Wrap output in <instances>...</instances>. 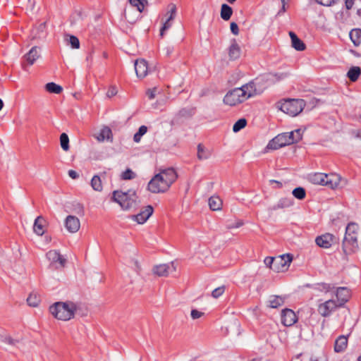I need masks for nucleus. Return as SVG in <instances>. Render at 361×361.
<instances>
[{"instance_id": "obj_1", "label": "nucleus", "mask_w": 361, "mask_h": 361, "mask_svg": "<svg viewBox=\"0 0 361 361\" xmlns=\"http://www.w3.org/2000/svg\"><path fill=\"white\" fill-rule=\"evenodd\" d=\"M358 224L355 222H350L346 226L345 236L342 243V250L346 257L355 252L358 248Z\"/></svg>"}, {"instance_id": "obj_2", "label": "nucleus", "mask_w": 361, "mask_h": 361, "mask_svg": "<svg viewBox=\"0 0 361 361\" xmlns=\"http://www.w3.org/2000/svg\"><path fill=\"white\" fill-rule=\"evenodd\" d=\"M76 310V304L70 301L56 302L49 307L50 313L57 319L62 321H68L73 318Z\"/></svg>"}, {"instance_id": "obj_3", "label": "nucleus", "mask_w": 361, "mask_h": 361, "mask_svg": "<svg viewBox=\"0 0 361 361\" xmlns=\"http://www.w3.org/2000/svg\"><path fill=\"white\" fill-rule=\"evenodd\" d=\"M340 176L336 174H330L323 173H314L309 174L308 180L310 183L316 185H325L331 189L338 187L340 181Z\"/></svg>"}, {"instance_id": "obj_4", "label": "nucleus", "mask_w": 361, "mask_h": 361, "mask_svg": "<svg viewBox=\"0 0 361 361\" xmlns=\"http://www.w3.org/2000/svg\"><path fill=\"white\" fill-rule=\"evenodd\" d=\"M305 106V102L302 99H288L280 105V110L291 116L298 115Z\"/></svg>"}, {"instance_id": "obj_5", "label": "nucleus", "mask_w": 361, "mask_h": 361, "mask_svg": "<svg viewBox=\"0 0 361 361\" xmlns=\"http://www.w3.org/2000/svg\"><path fill=\"white\" fill-rule=\"evenodd\" d=\"M135 196V192L128 190L127 192L115 190L113 192L112 199L114 202L119 204L123 209L128 210L130 209L135 202V200L131 196Z\"/></svg>"}, {"instance_id": "obj_6", "label": "nucleus", "mask_w": 361, "mask_h": 361, "mask_svg": "<svg viewBox=\"0 0 361 361\" xmlns=\"http://www.w3.org/2000/svg\"><path fill=\"white\" fill-rule=\"evenodd\" d=\"M243 94L244 92L240 90L239 87L234 88L228 91L224 97V103L229 106H235L240 103L243 102L245 99H243Z\"/></svg>"}, {"instance_id": "obj_7", "label": "nucleus", "mask_w": 361, "mask_h": 361, "mask_svg": "<svg viewBox=\"0 0 361 361\" xmlns=\"http://www.w3.org/2000/svg\"><path fill=\"white\" fill-rule=\"evenodd\" d=\"M338 308L340 307L338 306L337 302L335 300L330 299L319 304L317 311L321 316L324 317H329Z\"/></svg>"}, {"instance_id": "obj_8", "label": "nucleus", "mask_w": 361, "mask_h": 361, "mask_svg": "<svg viewBox=\"0 0 361 361\" xmlns=\"http://www.w3.org/2000/svg\"><path fill=\"white\" fill-rule=\"evenodd\" d=\"M259 78V77L256 78L255 80L250 81V82L239 87L240 90L244 92V94H243V99H245V100H246L248 98L252 97L259 93V92L257 91V86L263 82V81H257V80Z\"/></svg>"}, {"instance_id": "obj_9", "label": "nucleus", "mask_w": 361, "mask_h": 361, "mask_svg": "<svg viewBox=\"0 0 361 361\" xmlns=\"http://www.w3.org/2000/svg\"><path fill=\"white\" fill-rule=\"evenodd\" d=\"M336 236L329 233H326L319 235L315 239L317 245L324 249L330 248L332 245L336 243Z\"/></svg>"}, {"instance_id": "obj_10", "label": "nucleus", "mask_w": 361, "mask_h": 361, "mask_svg": "<svg viewBox=\"0 0 361 361\" xmlns=\"http://www.w3.org/2000/svg\"><path fill=\"white\" fill-rule=\"evenodd\" d=\"M286 145H289L286 137V134H285V133H282L277 135L269 142L268 145H267V149L275 150L283 147Z\"/></svg>"}, {"instance_id": "obj_11", "label": "nucleus", "mask_w": 361, "mask_h": 361, "mask_svg": "<svg viewBox=\"0 0 361 361\" xmlns=\"http://www.w3.org/2000/svg\"><path fill=\"white\" fill-rule=\"evenodd\" d=\"M288 73H268L261 75L257 81L262 80L263 82H268L269 83H275L281 80H285L289 76Z\"/></svg>"}, {"instance_id": "obj_12", "label": "nucleus", "mask_w": 361, "mask_h": 361, "mask_svg": "<svg viewBox=\"0 0 361 361\" xmlns=\"http://www.w3.org/2000/svg\"><path fill=\"white\" fill-rule=\"evenodd\" d=\"M298 317L290 309L286 308L281 311V323L285 326H291L296 323Z\"/></svg>"}, {"instance_id": "obj_13", "label": "nucleus", "mask_w": 361, "mask_h": 361, "mask_svg": "<svg viewBox=\"0 0 361 361\" xmlns=\"http://www.w3.org/2000/svg\"><path fill=\"white\" fill-rule=\"evenodd\" d=\"M275 265L278 267L276 272L283 271L287 266H289L293 260V255L291 254H283L281 256L275 257Z\"/></svg>"}, {"instance_id": "obj_14", "label": "nucleus", "mask_w": 361, "mask_h": 361, "mask_svg": "<svg viewBox=\"0 0 361 361\" xmlns=\"http://www.w3.org/2000/svg\"><path fill=\"white\" fill-rule=\"evenodd\" d=\"M336 296L337 305L339 307H344L350 298L349 290L346 287H338L336 289Z\"/></svg>"}, {"instance_id": "obj_15", "label": "nucleus", "mask_w": 361, "mask_h": 361, "mask_svg": "<svg viewBox=\"0 0 361 361\" xmlns=\"http://www.w3.org/2000/svg\"><path fill=\"white\" fill-rule=\"evenodd\" d=\"M154 209L152 206L147 205L144 210L141 211L136 215L132 216V219L137 221L140 224H142L147 221V220L153 214Z\"/></svg>"}, {"instance_id": "obj_16", "label": "nucleus", "mask_w": 361, "mask_h": 361, "mask_svg": "<svg viewBox=\"0 0 361 361\" xmlns=\"http://www.w3.org/2000/svg\"><path fill=\"white\" fill-rule=\"evenodd\" d=\"M80 226V221L78 217L69 215L65 220V227L71 233L77 232Z\"/></svg>"}, {"instance_id": "obj_17", "label": "nucleus", "mask_w": 361, "mask_h": 361, "mask_svg": "<svg viewBox=\"0 0 361 361\" xmlns=\"http://www.w3.org/2000/svg\"><path fill=\"white\" fill-rule=\"evenodd\" d=\"M135 71L138 78H145L147 75V62L144 59L136 60L135 63Z\"/></svg>"}, {"instance_id": "obj_18", "label": "nucleus", "mask_w": 361, "mask_h": 361, "mask_svg": "<svg viewBox=\"0 0 361 361\" xmlns=\"http://www.w3.org/2000/svg\"><path fill=\"white\" fill-rule=\"evenodd\" d=\"M294 204V200L291 197L281 198L279 202L269 208V211H276L279 209H284L291 207Z\"/></svg>"}, {"instance_id": "obj_19", "label": "nucleus", "mask_w": 361, "mask_h": 361, "mask_svg": "<svg viewBox=\"0 0 361 361\" xmlns=\"http://www.w3.org/2000/svg\"><path fill=\"white\" fill-rule=\"evenodd\" d=\"M165 178V182H167L170 186L176 180L178 175L176 171L173 168H168L162 169L159 172Z\"/></svg>"}, {"instance_id": "obj_20", "label": "nucleus", "mask_w": 361, "mask_h": 361, "mask_svg": "<svg viewBox=\"0 0 361 361\" xmlns=\"http://www.w3.org/2000/svg\"><path fill=\"white\" fill-rule=\"evenodd\" d=\"M348 336L341 335L335 341L334 351L336 353H342L347 348L348 346Z\"/></svg>"}, {"instance_id": "obj_21", "label": "nucleus", "mask_w": 361, "mask_h": 361, "mask_svg": "<svg viewBox=\"0 0 361 361\" xmlns=\"http://www.w3.org/2000/svg\"><path fill=\"white\" fill-rule=\"evenodd\" d=\"M228 56L231 60H235L240 56V48L235 39H231V43L228 48Z\"/></svg>"}, {"instance_id": "obj_22", "label": "nucleus", "mask_w": 361, "mask_h": 361, "mask_svg": "<svg viewBox=\"0 0 361 361\" xmlns=\"http://www.w3.org/2000/svg\"><path fill=\"white\" fill-rule=\"evenodd\" d=\"M96 138L99 142H103L105 140L112 142L113 135L111 128L108 126H104L100 130V132L96 136Z\"/></svg>"}, {"instance_id": "obj_23", "label": "nucleus", "mask_w": 361, "mask_h": 361, "mask_svg": "<svg viewBox=\"0 0 361 361\" xmlns=\"http://www.w3.org/2000/svg\"><path fill=\"white\" fill-rule=\"evenodd\" d=\"M39 48L35 46L24 56L25 60L29 65H32L35 61L39 57Z\"/></svg>"}, {"instance_id": "obj_24", "label": "nucleus", "mask_w": 361, "mask_h": 361, "mask_svg": "<svg viewBox=\"0 0 361 361\" xmlns=\"http://www.w3.org/2000/svg\"><path fill=\"white\" fill-rule=\"evenodd\" d=\"M285 134H286V137L289 145L299 142L302 137V133L300 128L291 132L285 133Z\"/></svg>"}, {"instance_id": "obj_25", "label": "nucleus", "mask_w": 361, "mask_h": 361, "mask_svg": "<svg viewBox=\"0 0 361 361\" xmlns=\"http://www.w3.org/2000/svg\"><path fill=\"white\" fill-rule=\"evenodd\" d=\"M289 35L291 39L292 46L297 51H303L306 46L305 43L293 32H290Z\"/></svg>"}, {"instance_id": "obj_26", "label": "nucleus", "mask_w": 361, "mask_h": 361, "mask_svg": "<svg viewBox=\"0 0 361 361\" xmlns=\"http://www.w3.org/2000/svg\"><path fill=\"white\" fill-rule=\"evenodd\" d=\"M44 219L42 216H37L34 222L33 231L38 235H42L44 233Z\"/></svg>"}, {"instance_id": "obj_27", "label": "nucleus", "mask_w": 361, "mask_h": 361, "mask_svg": "<svg viewBox=\"0 0 361 361\" xmlns=\"http://www.w3.org/2000/svg\"><path fill=\"white\" fill-rule=\"evenodd\" d=\"M285 298L279 295H271L267 306L271 308H277L283 305Z\"/></svg>"}, {"instance_id": "obj_28", "label": "nucleus", "mask_w": 361, "mask_h": 361, "mask_svg": "<svg viewBox=\"0 0 361 361\" xmlns=\"http://www.w3.org/2000/svg\"><path fill=\"white\" fill-rule=\"evenodd\" d=\"M350 38L356 47L360 46L361 44V29L353 28L349 33Z\"/></svg>"}, {"instance_id": "obj_29", "label": "nucleus", "mask_w": 361, "mask_h": 361, "mask_svg": "<svg viewBox=\"0 0 361 361\" xmlns=\"http://www.w3.org/2000/svg\"><path fill=\"white\" fill-rule=\"evenodd\" d=\"M361 75V68L359 66H352L347 72L346 76L351 82H355Z\"/></svg>"}, {"instance_id": "obj_30", "label": "nucleus", "mask_w": 361, "mask_h": 361, "mask_svg": "<svg viewBox=\"0 0 361 361\" xmlns=\"http://www.w3.org/2000/svg\"><path fill=\"white\" fill-rule=\"evenodd\" d=\"M196 109L194 107L183 108L176 114V117L178 118H189L195 114Z\"/></svg>"}, {"instance_id": "obj_31", "label": "nucleus", "mask_w": 361, "mask_h": 361, "mask_svg": "<svg viewBox=\"0 0 361 361\" xmlns=\"http://www.w3.org/2000/svg\"><path fill=\"white\" fill-rule=\"evenodd\" d=\"M233 14V8L226 4H223L221 6V18L224 20H228Z\"/></svg>"}, {"instance_id": "obj_32", "label": "nucleus", "mask_w": 361, "mask_h": 361, "mask_svg": "<svg viewBox=\"0 0 361 361\" xmlns=\"http://www.w3.org/2000/svg\"><path fill=\"white\" fill-rule=\"evenodd\" d=\"M169 268L167 264L157 265L153 268V272L159 276H165L168 275Z\"/></svg>"}, {"instance_id": "obj_33", "label": "nucleus", "mask_w": 361, "mask_h": 361, "mask_svg": "<svg viewBox=\"0 0 361 361\" xmlns=\"http://www.w3.org/2000/svg\"><path fill=\"white\" fill-rule=\"evenodd\" d=\"M155 181H158L161 183V188H163L164 190H166V192L170 188V185L167 182H165V178L163 177V175H161L160 173L156 174L152 179H151V185H153V183Z\"/></svg>"}, {"instance_id": "obj_34", "label": "nucleus", "mask_w": 361, "mask_h": 361, "mask_svg": "<svg viewBox=\"0 0 361 361\" xmlns=\"http://www.w3.org/2000/svg\"><path fill=\"white\" fill-rule=\"evenodd\" d=\"M209 208L213 211H217L221 209L222 204L221 200L218 197H211L209 199Z\"/></svg>"}, {"instance_id": "obj_35", "label": "nucleus", "mask_w": 361, "mask_h": 361, "mask_svg": "<svg viewBox=\"0 0 361 361\" xmlns=\"http://www.w3.org/2000/svg\"><path fill=\"white\" fill-rule=\"evenodd\" d=\"M45 89L47 92L54 94H60L63 91V87L61 85L53 82L47 83Z\"/></svg>"}, {"instance_id": "obj_36", "label": "nucleus", "mask_w": 361, "mask_h": 361, "mask_svg": "<svg viewBox=\"0 0 361 361\" xmlns=\"http://www.w3.org/2000/svg\"><path fill=\"white\" fill-rule=\"evenodd\" d=\"M151 180L148 183L147 190L152 193H163L165 192L166 190L161 188V185L160 182L155 181L153 183V185H151Z\"/></svg>"}, {"instance_id": "obj_37", "label": "nucleus", "mask_w": 361, "mask_h": 361, "mask_svg": "<svg viewBox=\"0 0 361 361\" xmlns=\"http://www.w3.org/2000/svg\"><path fill=\"white\" fill-rule=\"evenodd\" d=\"M211 155L209 150L206 149L202 144L197 145V157L200 160L207 159Z\"/></svg>"}, {"instance_id": "obj_38", "label": "nucleus", "mask_w": 361, "mask_h": 361, "mask_svg": "<svg viewBox=\"0 0 361 361\" xmlns=\"http://www.w3.org/2000/svg\"><path fill=\"white\" fill-rule=\"evenodd\" d=\"M27 305L30 307H37L40 302V298L37 293H30L27 298Z\"/></svg>"}, {"instance_id": "obj_39", "label": "nucleus", "mask_w": 361, "mask_h": 361, "mask_svg": "<svg viewBox=\"0 0 361 361\" xmlns=\"http://www.w3.org/2000/svg\"><path fill=\"white\" fill-rule=\"evenodd\" d=\"M91 186L93 190L96 191L102 190V184L100 177L98 175H94L91 180Z\"/></svg>"}, {"instance_id": "obj_40", "label": "nucleus", "mask_w": 361, "mask_h": 361, "mask_svg": "<svg viewBox=\"0 0 361 361\" xmlns=\"http://www.w3.org/2000/svg\"><path fill=\"white\" fill-rule=\"evenodd\" d=\"M129 3L131 6L136 7L139 12H142L147 4V0H129Z\"/></svg>"}, {"instance_id": "obj_41", "label": "nucleus", "mask_w": 361, "mask_h": 361, "mask_svg": "<svg viewBox=\"0 0 361 361\" xmlns=\"http://www.w3.org/2000/svg\"><path fill=\"white\" fill-rule=\"evenodd\" d=\"M293 195L298 200H302L306 196V191L302 187H297L292 192Z\"/></svg>"}, {"instance_id": "obj_42", "label": "nucleus", "mask_w": 361, "mask_h": 361, "mask_svg": "<svg viewBox=\"0 0 361 361\" xmlns=\"http://www.w3.org/2000/svg\"><path fill=\"white\" fill-rule=\"evenodd\" d=\"M247 125V120L244 118L238 119L233 126V131L238 133L243 129Z\"/></svg>"}, {"instance_id": "obj_43", "label": "nucleus", "mask_w": 361, "mask_h": 361, "mask_svg": "<svg viewBox=\"0 0 361 361\" xmlns=\"http://www.w3.org/2000/svg\"><path fill=\"white\" fill-rule=\"evenodd\" d=\"M46 257L51 262H57L61 259V254L56 250H50L47 252Z\"/></svg>"}, {"instance_id": "obj_44", "label": "nucleus", "mask_w": 361, "mask_h": 361, "mask_svg": "<svg viewBox=\"0 0 361 361\" xmlns=\"http://www.w3.org/2000/svg\"><path fill=\"white\" fill-rule=\"evenodd\" d=\"M61 147L64 151L69 149V138L66 133H63L60 135Z\"/></svg>"}, {"instance_id": "obj_45", "label": "nucleus", "mask_w": 361, "mask_h": 361, "mask_svg": "<svg viewBox=\"0 0 361 361\" xmlns=\"http://www.w3.org/2000/svg\"><path fill=\"white\" fill-rule=\"evenodd\" d=\"M147 131V128L145 126H141L137 132L135 133L133 136V140L135 142H139L142 135H144Z\"/></svg>"}, {"instance_id": "obj_46", "label": "nucleus", "mask_w": 361, "mask_h": 361, "mask_svg": "<svg viewBox=\"0 0 361 361\" xmlns=\"http://www.w3.org/2000/svg\"><path fill=\"white\" fill-rule=\"evenodd\" d=\"M275 257H265L264 262L267 267L275 271L278 270V267L275 265Z\"/></svg>"}, {"instance_id": "obj_47", "label": "nucleus", "mask_w": 361, "mask_h": 361, "mask_svg": "<svg viewBox=\"0 0 361 361\" xmlns=\"http://www.w3.org/2000/svg\"><path fill=\"white\" fill-rule=\"evenodd\" d=\"M136 174L130 169H126L121 175V178L123 180H132L135 178Z\"/></svg>"}, {"instance_id": "obj_48", "label": "nucleus", "mask_w": 361, "mask_h": 361, "mask_svg": "<svg viewBox=\"0 0 361 361\" xmlns=\"http://www.w3.org/2000/svg\"><path fill=\"white\" fill-rule=\"evenodd\" d=\"M317 287L315 289L319 290H324L326 293L331 291L332 288H334V286L331 283H319L316 284Z\"/></svg>"}, {"instance_id": "obj_49", "label": "nucleus", "mask_w": 361, "mask_h": 361, "mask_svg": "<svg viewBox=\"0 0 361 361\" xmlns=\"http://www.w3.org/2000/svg\"><path fill=\"white\" fill-rule=\"evenodd\" d=\"M225 291V286H219L216 288H215L212 292V296L214 298H219L221 295H223V293H224Z\"/></svg>"}, {"instance_id": "obj_50", "label": "nucleus", "mask_w": 361, "mask_h": 361, "mask_svg": "<svg viewBox=\"0 0 361 361\" xmlns=\"http://www.w3.org/2000/svg\"><path fill=\"white\" fill-rule=\"evenodd\" d=\"M69 43L73 49H78L80 47V41L76 36L70 35Z\"/></svg>"}, {"instance_id": "obj_51", "label": "nucleus", "mask_w": 361, "mask_h": 361, "mask_svg": "<svg viewBox=\"0 0 361 361\" xmlns=\"http://www.w3.org/2000/svg\"><path fill=\"white\" fill-rule=\"evenodd\" d=\"M171 20H169V18H168L163 23V25L160 29V35L161 37L164 36V32L171 27Z\"/></svg>"}, {"instance_id": "obj_52", "label": "nucleus", "mask_w": 361, "mask_h": 361, "mask_svg": "<svg viewBox=\"0 0 361 361\" xmlns=\"http://www.w3.org/2000/svg\"><path fill=\"white\" fill-rule=\"evenodd\" d=\"M73 210L77 214L80 216L84 215V207L82 204L76 202L73 204Z\"/></svg>"}, {"instance_id": "obj_53", "label": "nucleus", "mask_w": 361, "mask_h": 361, "mask_svg": "<svg viewBox=\"0 0 361 361\" xmlns=\"http://www.w3.org/2000/svg\"><path fill=\"white\" fill-rule=\"evenodd\" d=\"M316 2L324 6H331L335 4L338 0H315Z\"/></svg>"}, {"instance_id": "obj_54", "label": "nucleus", "mask_w": 361, "mask_h": 361, "mask_svg": "<svg viewBox=\"0 0 361 361\" xmlns=\"http://www.w3.org/2000/svg\"><path fill=\"white\" fill-rule=\"evenodd\" d=\"M230 29H231V32L233 35H238L239 34V28H238V25L236 23L231 22L230 24Z\"/></svg>"}, {"instance_id": "obj_55", "label": "nucleus", "mask_w": 361, "mask_h": 361, "mask_svg": "<svg viewBox=\"0 0 361 361\" xmlns=\"http://www.w3.org/2000/svg\"><path fill=\"white\" fill-rule=\"evenodd\" d=\"M3 341L11 345H16L18 343V340L12 338L10 336H6L4 338Z\"/></svg>"}, {"instance_id": "obj_56", "label": "nucleus", "mask_w": 361, "mask_h": 361, "mask_svg": "<svg viewBox=\"0 0 361 361\" xmlns=\"http://www.w3.org/2000/svg\"><path fill=\"white\" fill-rule=\"evenodd\" d=\"M203 314V312H200L197 310H192L190 315L193 319H197L201 317Z\"/></svg>"}, {"instance_id": "obj_57", "label": "nucleus", "mask_w": 361, "mask_h": 361, "mask_svg": "<svg viewBox=\"0 0 361 361\" xmlns=\"http://www.w3.org/2000/svg\"><path fill=\"white\" fill-rule=\"evenodd\" d=\"M117 94V90L116 87H110L106 92V96L109 98L115 96Z\"/></svg>"}, {"instance_id": "obj_58", "label": "nucleus", "mask_w": 361, "mask_h": 361, "mask_svg": "<svg viewBox=\"0 0 361 361\" xmlns=\"http://www.w3.org/2000/svg\"><path fill=\"white\" fill-rule=\"evenodd\" d=\"M156 91H157V89H156V88H154V89H152V90L149 89V90L147 91L146 94H147V97H148L149 99H150V100H151V99H153L155 97V92H156Z\"/></svg>"}, {"instance_id": "obj_59", "label": "nucleus", "mask_w": 361, "mask_h": 361, "mask_svg": "<svg viewBox=\"0 0 361 361\" xmlns=\"http://www.w3.org/2000/svg\"><path fill=\"white\" fill-rule=\"evenodd\" d=\"M169 13H170V15L168 17V18H169V20H173L176 16V7L175 5L172 6V7L171 8Z\"/></svg>"}, {"instance_id": "obj_60", "label": "nucleus", "mask_w": 361, "mask_h": 361, "mask_svg": "<svg viewBox=\"0 0 361 361\" xmlns=\"http://www.w3.org/2000/svg\"><path fill=\"white\" fill-rule=\"evenodd\" d=\"M355 0H345V6L347 10L353 8Z\"/></svg>"}, {"instance_id": "obj_61", "label": "nucleus", "mask_w": 361, "mask_h": 361, "mask_svg": "<svg viewBox=\"0 0 361 361\" xmlns=\"http://www.w3.org/2000/svg\"><path fill=\"white\" fill-rule=\"evenodd\" d=\"M164 51L166 52V55L167 56H170L171 54L174 51V47L173 46H167L166 47L164 48Z\"/></svg>"}, {"instance_id": "obj_62", "label": "nucleus", "mask_w": 361, "mask_h": 361, "mask_svg": "<svg viewBox=\"0 0 361 361\" xmlns=\"http://www.w3.org/2000/svg\"><path fill=\"white\" fill-rule=\"evenodd\" d=\"M281 4H282V6H281V9L279 11V12L277 13V16H281L286 12V9L285 0H281Z\"/></svg>"}, {"instance_id": "obj_63", "label": "nucleus", "mask_w": 361, "mask_h": 361, "mask_svg": "<svg viewBox=\"0 0 361 361\" xmlns=\"http://www.w3.org/2000/svg\"><path fill=\"white\" fill-rule=\"evenodd\" d=\"M68 176L73 179H76L79 177V174L78 173V172H76L74 170H69Z\"/></svg>"}, {"instance_id": "obj_64", "label": "nucleus", "mask_w": 361, "mask_h": 361, "mask_svg": "<svg viewBox=\"0 0 361 361\" xmlns=\"http://www.w3.org/2000/svg\"><path fill=\"white\" fill-rule=\"evenodd\" d=\"M46 28V23H41L37 27V30L38 32H44Z\"/></svg>"}]
</instances>
